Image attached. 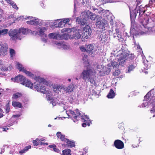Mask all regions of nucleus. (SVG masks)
Wrapping results in <instances>:
<instances>
[{
	"label": "nucleus",
	"instance_id": "nucleus-27",
	"mask_svg": "<svg viewBox=\"0 0 155 155\" xmlns=\"http://www.w3.org/2000/svg\"><path fill=\"white\" fill-rule=\"evenodd\" d=\"M48 37L51 39H60V35L57 33H50L48 35Z\"/></svg>",
	"mask_w": 155,
	"mask_h": 155
},
{
	"label": "nucleus",
	"instance_id": "nucleus-5",
	"mask_svg": "<svg viewBox=\"0 0 155 155\" xmlns=\"http://www.w3.org/2000/svg\"><path fill=\"white\" fill-rule=\"evenodd\" d=\"M117 54V59L114 60L112 61L110 65L112 68L116 69L117 67H118L119 65L124 66L125 64V61L126 58L128 54L127 53L123 51H118Z\"/></svg>",
	"mask_w": 155,
	"mask_h": 155
},
{
	"label": "nucleus",
	"instance_id": "nucleus-58",
	"mask_svg": "<svg viewBox=\"0 0 155 155\" xmlns=\"http://www.w3.org/2000/svg\"><path fill=\"white\" fill-rule=\"evenodd\" d=\"M76 1H77V0H74V12H75V8L77 4V3H78V2Z\"/></svg>",
	"mask_w": 155,
	"mask_h": 155
},
{
	"label": "nucleus",
	"instance_id": "nucleus-46",
	"mask_svg": "<svg viewBox=\"0 0 155 155\" xmlns=\"http://www.w3.org/2000/svg\"><path fill=\"white\" fill-rule=\"evenodd\" d=\"M120 73V71L119 70H117L114 73L113 75L116 76H118Z\"/></svg>",
	"mask_w": 155,
	"mask_h": 155
},
{
	"label": "nucleus",
	"instance_id": "nucleus-20",
	"mask_svg": "<svg viewBox=\"0 0 155 155\" xmlns=\"http://www.w3.org/2000/svg\"><path fill=\"white\" fill-rule=\"evenodd\" d=\"M98 51L97 49H94L93 45L91 44L88 45L86 47L87 52L91 53L92 56H94L97 54Z\"/></svg>",
	"mask_w": 155,
	"mask_h": 155
},
{
	"label": "nucleus",
	"instance_id": "nucleus-21",
	"mask_svg": "<svg viewBox=\"0 0 155 155\" xmlns=\"http://www.w3.org/2000/svg\"><path fill=\"white\" fill-rule=\"evenodd\" d=\"M8 47L5 43L0 44V55L5 56L7 53Z\"/></svg>",
	"mask_w": 155,
	"mask_h": 155
},
{
	"label": "nucleus",
	"instance_id": "nucleus-49",
	"mask_svg": "<svg viewBox=\"0 0 155 155\" xmlns=\"http://www.w3.org/2000/svg\"><path fill=\"white\" fill-rule=\"evenodd\" d=\"M60 21V20L57 19L56 20L53 21V25L56 27V26H57L58 24V21Z\"/></svg>",
	"mask_w": 155,
	"mask_h": 155
},
{
	"label": "nucleus",
	"instance_id": "nucleus-16",
	"mask_svg": "<svg viewBox=\"0 0 155 155\" xmlns=\"http://www.w3.org/2000/svg\"><path fill=\"white\" fill-rule=\"evenodd\" d=\"M61 32L62 33L68 32V33H65L61 35H60V39H64L67 40L69 39H72V37L71 33V30L70 28H64L61 30Z\"/></svg>",
	"mask_w": 155,
	"mask_h": 155
},
{
	"label": "nucleus",
	"instance_id": "nucleus-32",
	"mask_svg": "<svg viewBox=\"0 0 155 155\" xmlns=\"http://www.w3.org/2000/svg\"><path fill=\"white\" fill-rule=\"evenodd\" d=\"M12 106L14 107L18 108H21L22 105L21 103L16 101H13L12 103Z\"/></svg>",
	"mask_w": 155,
	"mask_h": 155
},
{
	"label": "nucleus",
	"instance_id": "nucleus-55",
	"mask_svg": "<svg viewBox=\"0 0 155 155\" xmlns=\"http://www.w3.org/2000/svg\"><path fill=\"white\" fill-rule=\"evenodd\" d=\"M16 14H14L13 15H10V16H9V18H14V16H15Z\"/></svg>",
	"mask_w": 155,
	"mask_h": 155
},
{
	"label": "nucleus",
	"instance_id": "nucleus-24",
	"mask_svg": "<svg viewBox=\"0 0 155 155\" xmlns=\"http://www.w3.org/2000/svg\"><path fill=\"white\" fill-rule=\"evenodd\" d=\"M114 144L115 147L119 149H122L124 147L123 142L119 140H116L114 142Z\"/></svg>",
	"mask_w": 155,
	"mask_h": 155
},
{
	"label": "nucleus",
	"instance_id": "nucleus-34",
	"mask_svg": "<svg viewBox=\"0 0 155 155\" xmlns=\"http://www.w3.org/2000/svg\"><path fill=\"white\" fill-rule=\"evenodd\" d=\"M71 151L70 149H65L62 150L61 155H71Z\"/></svg>",
	"mask_w": 155,
	"mask_h": 155
},
{
	"label": "nucleus",
	"instance_id": "nucleus-9",
	"mask_svg": "<svg viewBox=\"0 0 155 155\" xmlns=\"http://www.w3.org/2000/svg\"><path fill=\"white\" fill-rule=\"evenodd\" d=\"M26 18L30 20L27 21V23L31 25H38L41 24L43 22V21L35 17L33 18L30 16H25V17L24 18V16H20L16 18V20L18 21H25Z\"/></svg>",
	"mask_w": 155,
	"mask_h": 155
},
{
	"label": "nucleus",
	"instance_id": "nucleus-38",
	"mask_svg": "<svg viewBox=\"0 0 155 155\" xmlns=\"http://www.w3.org/2000/svg\"><path fill=\"white\" fill-rule=\"evenodd\" d=\"M31 147V146H28L26 147H25L24 149L22 150H21L19 152V153L21 154H23L24 153H25L28 150L30 149Z\"/></svg>",
	"mask_w": 155,
	"mask_h": 155
},
{
	"label": "nucleus",
	"instance_id": "nucleus-25",
	"mask_svg": "<svg viewBox=\"0 0 155 155\" xmlns=\"http://www.w3.org/2000/svg\"><path fill=\"white\" fill-rule=\"evenodd\" d=\"M20 35L21 36V34L23 35L27 34L29 33H32V31L30 30L27 28H21L18 30Z\"/></svg>",
	"mask_w": 155,
	"mask_h": 155
},
{
	"label": "nucleus",
	"instance_id": "nucleus-45",
	"mask_svg": "<svg viewBox=\"0 0 155 155\" xmlns=\"http://www.w3.org/2000/svg\"><path fill=\"white\" fill-rule=\"evenodd\" d=\"M80 50L82 52H86V48L85 47H84V46L82 45L80 47Z\"/></svg>",
	"mask_w": 155,
	"mask_h": 155
},
{
	"label": "nucleus",
	"instance_id": "nucleus-26",
	"mask_svg": "<svg viewBox=\"0 0 155 155\" xmlns=\"http://www.w3.org/2000/svg\"><path fill=\"white\" fill-rule=\"evenodd\" d=\"M112 68L110 64H108L106 66L104 67L103 70L101 71H103L104 74H108L111 71ZM101 71V70H100Z\"/></svg>",
	"mask_w": 155,
	"mask_h": 155
},
{
	"label": "nucleus",
	"instance_id": "nucleus-17",
	"mask_svg": "<svg viewBox=\"0 0 155 155\" xmlns=\"http://www.w3.org/2000/svg\"><path fill=\"white\" fill-rule=\"evenodd\" d=\"M82 32V37L85 39L88 38L91 34V30L90 26L85 25L83 28Z\"/></svg>",
	"mask_w": 155,
	"mask_h": 155
},
{
	"label": "nucleus",
	"instance_id": "nucleus-57",
	"mask_svg": "<svg viewBox=\"0 0 155 155\" xmlns=\"http://www.w3.org/2000/svg\"><path fill=\"white\" fill-rule=\"evenodd\" d=\"M41 40L44 43H46L47 42V39L44 38H41Z\"/></svg>",
	"mask_w": 155,
	"mask_h": 155
},
{
	"label": "nucleus",
	"instance_id": "nucleus-42",
	"mask_svg": "<svg viewBox=\"0 0 155 155\" xmlns=\"http://www.w3.org/2000/svg\"><path fill=\"white\" fill-rule=\"evenodd\" d=\"M104 66L103 65H97V69L98 71L100 72L101 73H102L103 71H101L103 70Z\"/></svg>",
	"mask_w": 155,
	"mask_h": 155
},
{
	"label": "nucleus",
	"instance_id": "nucleus-41",
	"mask_svg": "<svg viewBox=\"0 0 155 155\" xmlns=\"http://www.w3.org/2000/svg\"><path fill=\"white\" fill-rule=\"evenodd\" d=\"M144 67L143 68L146 70H147L150 67L149 65L148 64V61H144Z\"/></svg>",
	"mask_w": 155,
	"mask_h": 155
},
{
	"label": "nucleus",
	"instance_id": "nucleus-30",
	"mask_svg": "<svg viewBox=\"0 0 155 155\" xmlns=\"http://www.w3.org/2000/svg\"><path fill=\"white\" fill-rule=\"evenodd\" d=\"M16 66L17 68L20 71L23 72L24 70H25L26 69L21 64L18 62H16Z\"/></svg>",
	"mask_w": 155,
	"mask_h": 155
},
{
	"label": "nucleus",
	"instance_id": "nucleus-18",
	"mask_svg": "<svg viewBox=\"0 0 155 155\" xmlns=\"http://www.w3.org/2000/svg\"><path fill=\"white\" fill-rule=\"evenodd\" d=\"M47 31V28L45 27L40 26L37 27L36 31H32V34L33 35H38L42 37L44 36L47 37V35L45 34V32Z\"/></svg>",
	"mask_w": 155,
	"mask_h": 155
},
{
	"label": "nucleus",
	"instance_id": "nucleus-35",
	"mask_svg": "<svg viewBox=\"0 0 155 155\" xmlns=\"http://www.w3.org/2000/svg\"><path fill=\"white\" fill-rule=\"evenodd\" d=\"M8 32V30L4 29L0 30V36H4L7 34Z\"/></svg>",
	"mask_w": 155,
	"mask_h": 155
},
{
	"label": "nucleus",
	"instance_id": "nucleus-22",
	"mask_svg": "<svg viewBox=\"0 0 155 155\" xmlns=\"http://www.w3.org/2000/svg\"><path fill=\"white\" fill-rule=\"evenodd\" d=\"M82 30L78 29L75 31V32H72L71 31V34L72 38L79 39L82 37Z\"/></svg>",
	"mask_w": 155,
	"mask_h": 155
},
{
	"label": "nucleus",
	"instance_id": "nucleus-59",
	"mask_svg": "<svg viewBox=\"0 0 155 155\" xmlns=\"http://www.w3.org/2000/svg\"><path fill=\"white\" fill-rule=\"evenodd\" d=\"M143 0H137L136 2H137V5H139L141 2H142Z\"/></svg>",
	"mask_w": 155,
	"mask_h": 155
},
{
	"label": "nucleus",
	"instance_id": "nucleus-47",
	"mask_svg": "<svg viewBox=\"0 0 155 155\" xmlns=\"http://www.w3.org/2000/svg\"><path fill=\"white\" fill-rule=\"evenodd\" d=\"M1 70L4 71H8V67H7L5 66H1Z\"/></svg>",
	"mask_w": 155,
	"mask_h": 155
},
{
	"label": "nucleus",
	"instance_id": "nucleus-56",
	"mask_svg": "<svg viewBox=\"0 0 155 155\" xmlns=\"http://www.w3.org/2000/svg\"><path fill=\"white\" fill-rule=\"evenodd\" d=\"M107 37H106V36L104 38L103 36L101 38V40H103L104 41H107Z\"/></svg>",
	"mask_w": 155,
	"mask_h": 155
},
{
	"label": "nucleus",
	"instance_id": "nucleus-10",
	"mask_svg": "<svg viewBox=\"0 0 155 155\" xmlns=\"http://www.w3.org/2000/svg\"><path fill=\"white\" fill-rule=\"evenodd\" d=\"M52 45L57 48L66 50H70L71 49L70 46L61 41H53Z\"/></svg>",
	"mask_w": 155,
	"mask_h": 155
},
{
	"label": "nucleus",
	"instance_id": "nucleus-33",
	"mask_svg": "<svg viewBox=\"0 0 155 155\" xmlns=\"http://www.w3.org/2000/svg\"><path fill=\"white\" fill-rule=\"evenodd\" d=\"M115 93L114 92L113 90L111 89H110V91L107 96V97L108 98H113L115 96Z\"/></svg>",
	"mask_w": 155,
	"mask_h": 155
},
{
	"label": "nucleus",
	"instance_id": "nucleus-4",
	"mask_svg": "<svg viewBox=\"0 0 155 155\" xmlns=\"http://www.w3.org/2000/svg\"><path fill=\"white\" fill-rule=\"evenodd\" d=\"M155 86L153 90L148 92L144 96L143 103L140 106V107H145L147 106L151 107L150 112L154 114L153 117H155Z\"/></svg>",
	"mask_w": 155,
	"mask_h": 155
},
{
	"label": "nucleus",
	"instance_id": "nucleus-37",
	"mask_svg": "<svg viewBox=\"0 0 155 155\" xmlns=\"http://www.w3.org/2000/svg\"><path fill=\"white\" fill-rule=\"evenodd\" d=\"M95 74H94L93 75L91 78L90 79H88L87 81H89L90 82L91 84H93L94 86L96 85V83L95 81L94 80Z\"/></svg>",
	"mask_w": 155,
	"mask_h": 155
},
{
	"label": "nucleus",
	"instance_id": "nucleus-50",
	"mask_svg": "<svg viewBox=\"0 0 155 155\" xmlns=\"http://www.w3.org/2000/svg\"><path fill=\"white\" fill-rule=\"evenodd\" d=\"M10 108L9 105L8 104H7L6 105V111L7 113H8L10 111Z\"/></svg>",
	"mask_w": 155,
	"mask_h": 155
},
{
	"label": "nucleus",
	"instance_id": "nucleus-29",
	"mask_svg": "<svg viewBox=\"0 0 155 155\" xmlns=\"http://www.w3.org/2000/svg\"><path fill=\"white\" fill-rule=\"evenodd\" d=\"M43 140V139L37 138L35 140H34L33 141L34 146H38V145H42L43 142L42 141Z\"/></svg>",
	"mask_w": 155,
	"mask_h": 155
},
{
	"label": "nucleus",
	"instance_id": "nucleus-51",
	"mask_svg": "<svg viewBox=\"0 0 155 155\" xmlns=\"http://www.w3.org/2000/svg\"><path fill=\"white\" fill-rule=\"evenodd\" d=\"M53 149L54 151L56 152L57 153H58L59 152V150L56 147L55 145H54V147Z\"/></svg>",
	"mask_w": 155,
	"mask_h": 155
},
{
	"label": "nucleus",
	"instance_id": "nucleus-11",
	"mask_svg": "<svg viewBox=\"0 0 155 155\" xmlns=\"http://www.w3.org/2000/svg\"><path fill=\"white\" fill-rule=\"evenodd\" d=\"M123 26L122 24H120V25L117 26L116 29V34L117 35L118 39L120 42H123L126 39L125 37L123 35L124 29Z\"/></svg>",
	"mask_w": 155,
	"mask_h": 155
},
{
	"label": "nucleus",
	"instance_id": "nucleus-12",
	"mask_svg": "<svg viewBox=\"0 0 155 155\" xmlns=\"http://www.w3.org/2000/svg\"><path fill=\"white\" fill-rule=\"evenodd\" d=\"M9 36L10 37V40L16 41L17 40H21L22 37L20 36L17 29L10 30L8 33Z\"/></svg>",
	"mask_w": 155,
	"mask_h": 155
},
{
	"label": "nucleus",
	"instance_id": "nucleus-31",
	"mask_svg": "<svg viewBox=\"0 0 155 155\" xmlns=\"http://www.w3.org/2000/svg\"><path fill=\"white\" fill-rule=\"evenodd\" d=\"M25 73V74L31 78H35L36 77H35L34 75L31 73V72L27 71L26 70V69L25 70H24V72H23Z\"/></svg>",
	"mask_w": 155,
	"mask_h": 155
},
{
	"label": "nucleus",
	"instance_id": "nucleus-3",
	"mask_svg": "<svg viewBox=\"0 0 155 155\" xmlns=\"http://www.w3.org/2000/svg\"><path fill=\"white\" fill-rule=\"evenodd\" d=\"M51 93V92L50 91L48 92L46 95V98L47 100L50 101V103L52 104L53 106L56 105L57 104H61L64 110H67L66 111V113L68 116H71L72 118H74L75 119H77L78 117H79V116L80 115V113L79 112V110L78 109H77L75 110L76 114H75L74 111L70 109H68L69 107H68L67 104H61L57 99H53Z\"/></svg>",
	"mask_w": 155,
	"mask_h": 155
},
{
	"label": "nucleus",
	"instance_id": "nucleus-13",
	"mask_svg": "<svg viewBox=\"0 0 155 155\" xmlns=\"http://www.w3.org/2000/svg\"><path fill=\"white\" fill-rule=\"evenodd\" d=\"M57 137L61 140L64 141L67 143V146L69 147H72L75 146V143L74 142L70 141L68 139L65 137V136L62 134L60 132L57 133Z\"/></svg>",
	"mask_w": 155,
	"mask_h": 155
},
{
	"label": "nucleus",
	"instance_id": "nucleus-40",
	"mask_svg": "<svg viewBox=\"0 0 155 155\" xmlns=\"http://www.w3.org/2000/svg\"><path fill=\"white\" fill-rule=\"evenodd\" d=\"M60 21H58V24L57 26H56V27L58 28H62L64 26V24L62 22L61 19H59Z\"/></svg>",
	"mask_w": 155,
	"mask_h": 155
},
{
	"label": "nucleus",
	"instance_id": "nucleus-54",
	"mask_svg": "<svg viewBox=\"0 0 155 155\" xmlns=\"http://www.w3.org/2000/svg\"><path fill=\"white\" fill-rule=\"evenodd\" d=\"M2 10L0 9V22L2 21Z\"/></svg>",
	"mask_w": 155,
	"mask_h": 155
},
{
	"label": "nucleus",
	"instance_id": "nucleus-6",
	"mask_svg": "<svg viewBox=\"0 0 155 155\" xmlns=\"http://www.w3.org/2000/svg\"><path fill=\"white\" fill-rule=\"evenodd\" d=\"M138 5H137L136 8L134 10L131 9L130 7H129L130 17L131 19L135 18L139 13V16L140 17L141 15H142L145 12L147 8L149 7L148 5L145 6L141 5L139 6Z\"/></svg>",
	"mask_w": 155,
	"mask_h": 155
},
{
	"label": "nucleus",
	"instance_id": "nucleus-43",
	"mask_svg": "<svg viewBox=\"0 0 155 155\" xmlns=\"http://www.w3.org/2000/svg\"><path fill=\"white\" fill-rule=\"evenodd\" d=\"M10 53L11 57L12 58L15 54V51L14 49H10Z\"/></svg>",
	"mask_w": 155,
	"mask_h": 155
},
{
	"label": "nucleus",
	"instance_id": "nucleus-62",
	"mask_svg": "<svg viewBox=\"0 0 155 155\" xmlns=\"http://www.w3.org/2000/svg\"><path fill=\"white\" fill-rule=\"evenodd\" d=\"M134 44H135V47H137V48H140V46L139 45H137V44L135 43V42H134Z\"/></svg>",
	"mask_w": 155,
	"mask_h": 155
},
{
	"label": "nucleus",
	"instance_id": "nucleus-48",
	"mask_svg": "<svg viewBox=\"0 0 155 155\" xmlns=\"http://www.w3.org/2000/svg\"><path fill=\"white\" fill-rule=\"evenodd\" d=\"M153 4L155 5V0H150L149 1L148 5V6H150Z\"/></svg>",
	"mask_w": 155,
	"mask_h": 155
},
{
	"label": "nucleus",
	"instance_id": "nucleus-39",
	"mask_svg": "<svg viewBox=\"0 0 155 155\" xmlns=\"http://www.w3.org/2000/svg\"><path fill=\"white\" fill-rule=\"evenodd\" d=\"M82 60L84 61V63L86 65L89 64V62L88 61L87 55H84V56L83 57ZM86 66H87L88 65H86Z\"/></svg>",
	"mask_w": 155,
	"mask_h": 155
},
{
	"label": "nucleus",
	"instance_id": "nucleus-36",
	"mask_svg": "<svg viewBox=\"0 0 155 155\" xmlns=\"http://www.w3.org/2000/svg\"><path fill=\"white\" fill-rule=\"evenodd\" d=\"M21 96L22 94L21 93H16L13 95L12 98L14 99H16L21 97Z\"/></svg>",
	"mask_w": 155,
	"mask_h": 155
},
{
	"label": "nucleus",
	"instance_id": "nucleus-63",
	"mask_svg": "<svg viewBox=\"0 0 155 155\" xmlns=\"http://www.w3.org/2000/svg\"><path fill=\"white\" fill-rule=\"evenodd\" d=\"M54 146V145H49L48 146L50 148H52V149H53Z\"/></svg>",
	"mask_w": 155,
	"mask_h": 155
},
{
	"label": "nucleus",
	"instance_id": "nucleus-52",
	"mask_svg": "<svg viewBox=\"0 0 155 155\" xmlns=\"http://www.w3.org/2000/svg\"><path fill=\"white\" fill-rule=\"evenodd\" d=\"M3 116V110L1 108H0V118L2 117Z\"/></svg>",
	"mask_w": 155,
	"mask_h": 155
},
{
	"label": "nucleus",
	"instance_id": "nucleus-8",
	"mask_svg": "<svg viewBox=\"0 0 155 155\" xmlns=\"http://www.w3.org/2000/svg\"><path fill=\"white\" fill-rule=\"evenodd\" d=\"M52 87L53 91L57 93H59V91L62 92L63 94L65 92H71L74 88V86L73 84H71L68 87H66L63 85L54 84Z\"/></svg>",
	"mask_w": 155,
	"mask_h": 155
},
{
	"label": "nucleus",
	"instance_id": "nucleus-15",
	"mask_svg": "<svg viewBox=\"0 0 155 155\" xmlns=\"http://www.w3.org/2000/svg\"><path fill=\"white\" fill-rule=\"evenodd\" d=\"M21 116L20 114H16L13 115L11 118L10 120H12L13 122L10 125H8V126H4L3 127H0V131L2 132V131H6L7 130H8L9 129L8 127L11 126L12 125L14 124L15 123H16L17 120L18 119V117Z\"/></svg>",
	"mask_w": 155,
	"mask_h": 155
},
{
	"label": "nucleus",
	"instance_id": "nucleus-23",
	"mask_svg": "<svg viewBox=\"0 0 155 155\" xmlns=\"http://www.w3.org/2000/svg\"><path fill=\"white\" fill-rule=\"evenodd\" d=\"M26 78L23 75H19L16 76L15 78H12L11 80L14 82L17 83L21 82V83L26 81Z\"/></svg>",
	"mask_w": 155,
	"mask_h": 155
},
{
	"label": "nucleus",
	"instance_id": "nucleus-28",
	"mask_svg": "<svg viewBox=\"0 0 155 155\" xmlns=\"http://www.w3.org/2000/svg\"><path fill=\"white\" fill-rule=\"evenodd\" d=\"M137 66V64L136 63H130L128 67L127 72L130 73L131 71H134V69Z\"/></svg>",
	"mask_w": 155,
	"mask_h": 155
},
{
	"label": "nucleus",
	"instance_id": "nucleus-60",
	"mask_svg": "<svg viewBox=\"0 0 155 155\" xmlns=\"http://www.w3.org/2000/svg\"><path fill=\"white\" fill-rule=\"evenodd\" d=\"M139 145L138 144L135 145V144H133L132 145V146L133 147V148H136Z\"/></svg>",
	"mask_w": 155,
	"mask_h": 155
},
{
	"label": "nucleus",
	"instance_id": "nucleus-7",
	"mask_svg": "<svg viewBox=\"0 0 155 155\" xmlns=\"http://www.w3.org/2000/svg\"><path fill=\"white\" fill-rule=\"evenodd\" d=\"M150 16L148 15L144 16L143 20L140 21L143 27H142L143 31L139 30L137 31V34L138 35H143L145 34H150V30L151 28L148 26H145L148 24L149 21Z\"/></svg>",
	"mask_w": 155,
	"mask_h": 155
},
{
	"label": "nucleus",
	"instance_id": "nucleus-44",
	"mask_svg": "<svg viewBox=\"0 0 155 155\" xmlns=\"http://www.w3.org/2000/svg\"><path fill=\"white\" fill-rule=\"evenodd\" d=\"M61 20L63 23H64V25L68 22L70 21V19L69 18H65L61 19Z\"/></svg>",
	"mask_w": 155,
	"mask_h": 155
},
{
	"label": "nucleus",
	"instance_id": "nucleus-1",
	"mask_svg": "<svg viewBox=\"0 0 155 155\" xmlns=\"http://www.w3.org/2000/svg\"><path fill=\"white\" fill-rule=\"evenodd\" d=\"M94 11L97 12L103 15V18L100 21L101 17L99 15H96L91 13L90 11H87L86 13L82 12L81 13L83 15L82 18H77L76 21L80 23L81 25L85 24L87 21V19H91L92 20H96L97 26L100 29H103L106 26V24L112 20V14L110 13L108 10L104 11L102 8H99V9H95Z\"/></svg>",
	"mask_w": 155,
	"mask_h": 155
},
{
	"label": "nucleus",
	"instance_id": "nucleus-64",
	"mask_svg": "<svg viewBox=\"0 0 155 155\" xmlns=\"http://www.w3.org/2000/svg\"><path fill=\"white\" fill-rule=\"evenodd\" d=\"M41 6L43 8H44L45 6L44 3H41Z\"/></svg>",
	"mask_w": 155,
	"mask_h": 155
},
{
	"label": "nucleus",
	"instance_id": "nucleus-14",
	"mask_svg": "<svg viewBox=\"0 0 155 155\" xmlns=\"http://www.w3.org/2000/svg\"><path fill=\"white\" fill-rule=\"evenodd\" d=\"M94 74V73L91 69L84 70L81 73V76L84 80L86 81L90 79Z\"/></svg>",
	"mask_w": 155,
	"mask_h": 155
},
{
	"label": "nucleus",
	"instance_id": "nucleus-2",
	"mask_svg": "<svg viewBox=\"0 0 155 155\" xmlns=\"http://www.w3.org/2000/svg\"><path fill=\"white\" fill-rule=\"evenodd\" d=\"M35 80L36 82L33 84L30 81L26 80L25 81L21 83L22 84L25 86L31 89H36L38 91L41 92L43 94H47L48 92V88H46L44 85L50 86L51 84V82L48 81L43 78L39 77H36Z\"/></svg>",
	"mask_w": 155,
	"mask_h": 155
},
{
	"label": "nucleus",
	"instance_id": "nucleus-19",
	"mask_svg": "<svg viewBox=\"0 0 155 155\" xmlns=\"http://www.w3.org/2000/svg\"><path fill=\"white\" fill-rule=\"evenodd\" d=\"M81 117V119L83 120L82 121L84 122L85 123H83L82 124V126L84 127H85L87 126V124L88 126H89L90 125V123L91 122V121L89 119L88 117L85 115H81V114L80 113V115L79 116V117H78L77 118ZM77 120H74L73 121L74 122H75L77 121L78 120V118L76 119Z\"/></svg>",
	"mask_w": 155,
	"mask_h": 155
},
{
	"label": "nucleus",
	"instance_id": "nucleus-61",
	"mask_svg": "<svg viewBox=\"0 0 155 155\" xmlns=\"http://www.w3.org/2000/svg\"><path fill=\"white\" fill-rule=\"evenodd\" d=\"M0 66H3V62L1 60H0Z\"/></svg>",
	"mask_w": 155,
	"mask_h": 155
},
{
	"label": "nucleus",
	"instance_id": "nucleus-53",
	"mask_svg": "<svg viewBox=\"0 0 155 155\" xmlns=\"http://www.w3.org/2000/svg\"><path fill=\"white\" fill-rule=\"evenodd\" d=\"M94 94L96 95H98L100 93V91H97V92H96L94 90Z\"/></svg>",
	"mask_w": 155,
	"mask_h": 155
}]
</instances>
